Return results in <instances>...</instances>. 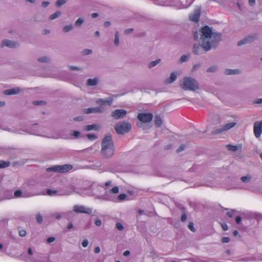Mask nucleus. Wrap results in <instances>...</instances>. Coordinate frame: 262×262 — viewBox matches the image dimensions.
<instances>
[{
  "mask_svg": "<svg viewBox=\"0 0 262 262\" xmlns=\"http://www.w3.org/2000/svg\"><path fill=\"white\" fill-rule=\"evenodd\" d=\"M37 61L41 63H50L51 62L50 58L48 56H42L37 59Z\"/></svg>",
  "mask_w": 262,
  "mask_h": 262,
  "instance_id": "393cba45",
  "label": "nucleus"
},
{
  "mask_svg": "<svg viewBox=\"0 0 262 262\" xmlns=\"http://www.w3.org/2000/svg\"><path fill=\"white\" fill-rule=\"evenodd\" d=\"M249 4L250 6H254L255 5L256 1L255 0H249L248 1Z\"/></svg>",
  "mask_w": 262,
  "mask_h": 262,
  "instance_id": "69168bd1",
  "label": "nucleus"
},
{
  "mask_svg": "<svg viewBox=\"0 0 262 262\" xmlns=\"http://www.w3.org/2000/svg\"><path fill=\"white\" fill-rule=\"evenodd\" d=\"M23 192L20 189H17L14 191V196L15 198H19L22 196Z\"/></svg>",
  "mask_w": 262,
  "mask_h": 262,
  "instance_id": "4c0bfd02",
  "label": "nucleus"
},
{
  "mask_svg": "<svg viewBox=\"0 0 262 262\" xmlns=\"http://www.w3.org/2000/svg\"><path fill=\"white\" fill-rule=\"evenodd\" d=\"M185 148V146L184 145H181L180 147L177 149L176 152L177 153H179L182 151Z\"/></svg>",
  "mask_w": 262,
  "mask_h": 262,
  "instance_id": "8fccbe9b",
  "label": "nucleus"
},
{
  "mask_svg": "<svg viewBox=\"0 0 262 262\" xmlns=\"http://www.w3.org/2000/svg\"><path fill=\"white\" fill-rule=\"evenodd\" d=\"M50 4V2L48 1H43L41 3V7L45 8H47Z\"/></svg>",
  "mask_w": 262,
  "mask_h": 262,
  "instance_id": "603ef678",
  "label": "nucleus"
},
{
  "mask_svg": "<svg viewBox=\"0 0 262 262\" xmlns=\"http://www.w3.org/2000/svg\"><path fill=\"white\" fill-rule=\"evenodd\" d=\"M19 235L21 237H24L26 235L27 232L25 230L20 229L18 231Z\"/></svg>",
  "mask_w": 262,
  "mask_h": 262,
  "instance_id": "49530a36",
  "label": "nucleus"
},
{
  "mask_svg": "<svg viewBox=\"0 0 262 262\" xmlns=\"http://www.w3.org/2000/svg\"><path fill=\"white\" fill-rule=\"evenodd\" d=\"M114 43L116 47L119 45V33L118 31L115 32Z\"/></svg>",
  "mask_w": 262,
  "mask_h": 262,
  "instance_id": "cd10ccee",
  "label": "nucleus"
},
{
  "mask_svg": "<svg viewBox=\"0 0 262 262\" xmlns=\"http://www.w3.org/2000/svg\"><path fill=\"white\" fill-rule=\"evenodd\" d=\"M119 188L118 186H114L110 190V192L112 193H117L119 192Z\"/></svg>",
  "mask_w": 262,
  "mask_h": 262,
  "instance_id": "a19ab883",
  "label": "nucleus"
},
{
  "mask_svg": "<svg viewBox=\"0 0 262 262\" xmlns=\"http://www.w3.org/2000/svg\"><path fill=\"white\" fill-rule=\"evenodd\" d=\"M189 57V55H183L181 58H180L178 63H182L184 62L187 61Z\"/></svg>",
  "mask_w": 262,
  "mask_h": 262,
  "instance_id": "7c9ffc66",
  "label": "nucleus"
},
{
  "mask_svg": "<svg viewBox=\"0 0 262 262\" xmlns=\"http://www.w3.org/2000/svg\"><path fill=\"white\" fill-rule=\"evenodd\" d=\"M20 92V89L19 88L16 87L13 89L6 90L3 92V94L5 95H12L18 94Z\"/></svg>",
  "mask_w": 262,
  "mask_h": 262,
  "instance_id": "f3484780",
  "label": "nucleus"
},
{
  "mask_svg": "<svg viewBox=\"0 0 262 262\" xmlns=\"http://www.w3.org/2000/svg\"><path fill=\"white\" fill-rule=\"evenodd\" d=\"M88 244H89V241L87 239H84L82 242V246L84 247V248H85L88 246Z\"/></svg>",
  "mask_w": 262,
  "mask_h": 262,
  "instance_id": "5fc2aeb1",
  "label": "nucleus"
},
{
  "mask_svg": "<svg viewBox=\"0 0 262 262\" xmlns=\"http://www.w3.org/2000/svg\"><path fill=\"white\" fill-rule=\"evenodd\" d=\"M73 228H74V225L72 223H70L67 226V229L69 230H71Z\"/></svg>",
  "mask_w": 262,
  "mask_h": 262,
  "instance_id": "774afa93",
  "label": "nucleus"
},
{
  "mask_svg": "<svg viewBox=\"0 0 262 262\" xmlns=\"http://www.w3.org/2000/svg\"><path fill=\"white\" fill-rule=\"evenodd\" d=\"M98 129V125L96 124L86 125L85 128V129L86 131H90L91 130H97Z\"/></svg>",
  "mask_w": 262,
  "mask_h": 262,
  "instance_id": "a878e982",
  "label": "nucleus"
},
{
  "mask_svg": "<svg viewBox=\"0 0 262 262\" xmlns=\"http://www.w3.org/2000/svg\"><path fill=\"white\" fill-rule=\"evenodd\" d=\"M99 198L107 201H113V200L111 199V196H108L107 195H101Z\"/></svg>",
  "mask_w": 262,
  "mask_h": 262,
  "instance_id": "de8ad7c7",
  "label": "nucleus"
},
{
  "mask_svg": "<svg viewBox=\"0 0 262 262\" xmlns=\"http://www.w3.org/2000/svg\"><path fill=\"white\" fill-rule=\"evenodd\" d=\"M73 120L75 121H82L83 120V117L82 116H78L74 118Z\"/></svg>",
  "mask_w": 262,
  "mask_h": 262,
  "instance_id": "680f3d73",
  "label": "nucleus"
},
{
  "mask_svg": "<svg viewBox=\"0 0 262 262\" xmlns=\"http://www.w3.org/2000/svg\"><path fill=\"white\" fill-rule=\"evenodd\" d=\"M127 114V111L122 109H118L112 113V116L116 119L123 118Z\"/></svg>",
  "mask_w": 262,
  "mask_h": 262,
  "instance_id": "4468645a",
  "label": "nucleus"
},
{
  "mask_svg": "<svg viewBox=\"0 0 262 262\" xmlns=\"http://www.w3.org/2000/svg\"><path fill=\"white\" fill-rule=\"evenodd\" d=\"M188 228L190 230H191L193 232H194L196 231L195 228L194 227V224L192 222L189 223L188 225Z\"/></svg>",
  "mask_w": 262,
  "mask_h": 262,
  "instance_id": "79ce46f5",
  "label": "nucleus"
},
{
  "mask_svg": "<svg viewBox=\"0 0 262 262\" xmlns=\"http://www.w3.org/2000/svg\"><path fill=\"white\" fill-rule=\"evenodd\" d=\"M138 119L142 122H150L153 118V115L150 113H139L137 116Z\"/></svg>",
  "mask_w": 262,
  "mask_h": 262,
  "instance_id": "9d476101",
  "label": "nucleus"
},
{
  "mask_svg": "<svg viewBox=\"0 0 262 262\" xmlns=\"http://www.w3.org/2000/svg\"><path fill=\"white\" fill-rule=\"evenodd\" d=\"M212 121L213 124L214 125H217L221 122V119L220 117V116L217 114H214L212 115Z\"/></svg>",
  "mask_w": 262,
  "mask_h": 262,
  "instance_id": "b1692460",
  "label": "nucleus"
},
{
  "mask_svg": "<svg viewBox=\"0 0 262 262\" xmlns=\"http://www.w3.org/2000/svg\"><path fill=\"white\" fill-rule=\"evenodd\" d=\"M84 20L81 18H79L76 20V21L75 23V26L76 27L79 28L81 27L82 24L83 23Z\"/></svg>",
  "mask_w": 262,
  "mask_h": 262,
  "instance_id": "72a5a7b5",
  "label": "nucleus"
},
{
  "mask_svg": "<svg viewBox=\"0 0 262 262\" xmlns=\"http://www.w3.org/2000/svg\"><path fill=\"white\" fill-rule=\"evenodd\" d=\"M200 66H201V64L200 63H197V64H194L193 66L192 71H196L197 70L199 69V68L200 67Z\"/></svg>",
  "mask_w": 262,
  "mask_h": 262,
  "instance_id": "052dcab7",
  "label": "nucleus"
},
{
  "mask_svg": "<svg viewBox=\"0 0 262 262\" xmlns=\"http://www.w3.org/2000/svg\"><path fill=\"white\" fill-rule=\"evenodd\" d=\"M134 31V29L133 28H129V29H125L124 30V34H126V35H128L129 34H130V33H132L133 31Z\"/></svg>",
  "mask_w": 262,
  "mask_h": 262,
  "instance_id": "864d4df0",
  "label": "nucleus"
},
{
  "mask_svg": "<svg viewBox=\"0 0 262 262\" xmlns=\"http://www.w3.org/2000/svg\"><path fill=\"white\" fill-rule=\"evenodd\" d=\"M73 165L71 164H64L62 165H55L46 169L47 172L56 173H66L73 168Z\"/></svg>",
  "mask_w": 262,
  "mask_h": 262,
  "instance_id": "0eeeda50",
  "label": "nucleus"
},
{
  "mask_svg": "<svg viewBox=\"0 0 262 262\" xmlns=\"http://www.w3.org/2000/svg\"><path fill=\"white\" fill-rule=\"evenodd\" d=\"M254 104H261L262 103V98H257L253 101Z\"/></svg>",
  "mask_w": 262,
  "mask_h": 262,
  "instance_id": "13d9d810",
  "label": "nucleus"
},
{
  "mask_svg": "<svg viewBox=\"0 0 262 262\" xmlns=\"http://www.w3.org/2000/svg\"><path fill=\"white\" fill-rule=\"evenodd\" d=\"M240 73V70H232L230 69V75H237Z\"/></svg>",
  "mask_w": 262,
  "mask_h": 262,
  "instance_id": "09e8293b",
  "label": "nucleus"
},
{
  "mask_svg": "<svg viewBox=\"0 0 262 262\" xmlns=\"http://www.w3.org/2000/svg\"><path fill=\"white\" fill-rule=\"evenodd\" d=\"M221 226L223 230L226 231L228 230V226L226 224L222 223L221 224Z\"/></svg>",
  "mask_w": 262,
  "mask_h": 262,
  "instance_id": "338daca9",
  "label": "nucleus"
},
{
  "mask_svg": "<svg viewBox=\"0 0 262 262\" xmlns=\"http://www.w3.org/2000/svg\"><path fill=\"white\" fill-rule=\"evenodd\" d=\"M161 60L160 58L157 59L154 61H151L149 62L147 64V67L148 69H151L155 67H156L158 64H159L161 62Z\"/></svg>",
  "mask_w": 262,
  "mask_h": 262,
  "instance_id": "412c9836",
  "label": "nucleus"
},
{
  "mask_svg": "<svg viewBox=\"0 0 262 262\" xmlns=\"http://www.w3.org/2000/svg\"><path fill=\"white\" fill-rule=\"evenodd\" d=\"M47 194L50 196H53L55 194L58 195H68L67 193L60 192L56 190H51L50 189H47Z\"/></svg>",
  "mask_w": 262,
  "mask_h": 262,
  "instance_id": "a211bd4d",
  "label": "nucleus"
},
{
  "mask_svg": "<svg viewBox=\"0 0 262 262\" xmlns=\"http://www.w3.org/2000/svg\"><path fill=\"white\" fill-rule=\"evenodd\" d=\"M257 38H258L257 34H250V35H248V36L245 37L243 39L239 40L237 43V45L238 46H241L243 45L253 42Z\"/></svg>",
  "mask_w": 262,
  "mask_h": 262,
  "instance_id": "1a4fd4ad",
  "label": "nucleus"
},
{
  "mask_svg": "<svg viewBox=\"0 0 262 262\" xmlns=\"http://www.w3.org/2000/svg\"><path fill=\"white\" fill-rule=\"evenodd\" d=\"M36 222L38 224H40L42 223L43 219H42V215L40 213H38L37 214H36Z\"/></svg>",
  "mask_w": 262,
  "mask_h": 262,
  "instance_id": "f704fd0d",
  "label": "nucleus"
},
{
  "mask_svg": "<svg viewBox=\"0 0 262 262\" xmlns=\"http://www.w3.org/2000/svg\"><path fill=\"white\" fill-rule=\"evenodd\" d=\"M101 221L100 219H97L95 221V224L97 226H100L101 225Z\"/></svg>",
  "mask_w": 262,
  "mask_h": 262,
  "instance_id": "4d7b16f0",
  "label": "nucleus"
},
{
  "mask_svg": "<svg viewBox=\"0 0 262 262\" xmlns=\"http://www.w3.org/2000/svg\"><path fill=\"white\" fill-rule=\"evenodd\" d=\"M162 120L158 115H156L155 120V124L157 127H160L162 124Z\"/></svg>",
  "mask_w": 262,
  "mask_h": 262,
  "instance_id": "5701e85b",
  "label": "nucleus"
},
{
  "mask_svg": "<svg viewBox=\"0 0 262 262\" xmlns=\"http://www.w3.org/2000/svg\"><path fill=\"white\" fill-rule=\"evenodd\" d=\"M200 40L205 42H209L212 47L216 48L221 40V34L213 32L212 28L205 26L200 30Z\"/></svg>",
  "mask_w": 262,
  "mask_h": 262,
  "instance_id": "f257e3e1",
  "label": "nucleus"
},
{
  "mask_svg": "<svg viewBox=\"0 0 262 262\" xmlns=\"http://www.w3.org/2000/svg\"><path fill=\"white\" fill-rule=\"evenodd\" d=\"M177 78V75L175 74L174 72H172L170 74V77L168 78H167L165 80V82L167 84H170L174 82Z\"/></svg>",
  "mask_w": 262,
  "mask_h": 262,
  "instance_id": "aec40b11",
  "label": "nucleus"
},
{
  "mask_svg": "<svg viewBox=\"0 0 262 262\" xmlns=\"http://www.w3.org/2000/svg\"><path fill=\"white\" fill-rule=\"evenodd\" d=\"M103 109L101 107H90L83 110V113L86 114L94 113L97 114L102 113Z\"/></svg>",
  "mask_w": 262,
  "mask_h": 262,
  "instance_id": "2eb2a0df",
  "label": "nucleus"
},
{
  "mask_svg": "<svg viewBox=\"0 0 262 262\" xmlns=\"http://www.w3.org/2000/svg\"><path fill=\"white\" fill-rule=\"evenodd\" d=\"M235 221L237 224L239 225L242 221V218L240 216H237L235 218Z\"/></svg>",
  "mask_w": 262,
  "mask_h": 262,
  "instance_id": "bf43d9fd",
  "label": "nucleus"
},
{
  "mask_svg": "<svg viewBox=\"0 0 262 262\" xmlns=\"http://www.w3.org/2000/svg\"><path fill=\"white\" fill-rule=\"evenodd\" d=\"M98 82L99 80L97 77L93 79L89 78L86 81V85L88 86H94L97 85L98 84Z\"/></svg>",
  "mask_w": 262,
  "mask_h": 262,
  "instance_id": "6ab92c4d",
  "label": "nucleus"
},
{
  "mask_svg": "<svg viewBox=\"0 0 262 262\" xmlns=\"http://www.w3.org/2000/svg\"><path fill=\"white\" fill-rule=\"evenodd\" d=\"M187 216L185 213H183L181 215V220L182 222H185L186 220Z\"/></svg>",
  "mask_w": 262,
  "mask_h": 262,
  "instance_id": "0e129e2a",
  "label": "nucleus"
},
{
  "mask_svg": "<svg viewBox=\"0 0 262 262\" xmlns=\"http://www.w3.org/2000/svg\"><path fill=\"white\" fill-rule=\"evenodd\" d=\"M18 46L19 43L17 42L9 39H4L0 43L1 48L7 47L10 48H16L18 47Z\"/></svg>",
  "mask_w": 262,
  "mask_h": 262,
  "instance_id": "f8f14e48",
  "label": "nucleus"
},
{
  "mask_svg": "<svg viewBox=\"0 0 262 262\" xmlns=\"http://www.w3.org/2000/svg\"><path fill=\"white\" fill-rule=\"evenodd\" d=\"M32 103L34 105H45L46 104V102L44 101L36 100L33 101Z\"/></svg>",
  "mask_w": 262,
  "mask_h": 262,
  "instance_id": "c9c22d12",
  "label": "nucleus"
},
{
  "mask_svg": "<svg viewBox=\"0 0 262 262\" xmlns=\"http://www.w3.org/2000/svg\"><path fill=\"white\" fill-rule=\"evenodd\" d=\"M99 102H102V104H107L108 105L110 106V105H112V104L113 102V99L112 98H109L105 100H103L102 99H99L97 101V102L99 103Z\"/></svg>",
  "mask_w": 262,
  "mask_h": 262,
  "instance_id": "4be33fe9",
  "label": "nucleus"
},
{
  "mask_svg": "<svg viewBox=\"0 0 262 262\" xmlns=\"http://www.w3.org/2000/svg\"><path fill=\"white\" fill-rule=\"evenodd\" d=\"M55 240V238L54 237H50L47 239V243L50 244L53 242Z\"/></svg>",
  "mask_w": 262,
  "mask_h": 262,
  "instance_id": "e2e57ef3",
  "label": "nucleus"
},
{
  "mask_svg": "<svg viewBox=\"0 0 262 262\" xmlns=\"http://www.w3.org/2000/svg\"><path fill=\"white\" fill-rule=\"evenodd\" d=\"M80 133L79 131L74 130L73 132L72 135L76 138H78L80 136Z\"/></svg>",
  "mask_w": 262,
  "mask_h": 262,
  "instance_id": "3c124183",
  "label": "nucleus"
},
{
  "mask_svg": "<svg viewBox=\"0 0 262 262\" xmlns=\"http://www.w3.org/2000/svg\"><path fill=\"white\" fill-rule=\"evenodd\" d=\"M116 227L119 231H122L124 229V227L123 225L119 222L116 223Z\"/></svg>",
  "mask_w": 262,
  "mask_h": 262,
  "instance_id": "c03bdc74",
  "label": "nucleus"
},
{
  "mask_svg": "<svg viewBox=\"0 0 262 262\" xmlns=\"http://www.w3.org/2000/svg\"><path fill=\"white\" fill-rule=\"evenodd\" d=\"M10 165L9 161H4L0 160V168H4L9 167Z\"/></svg>",
  "mask_w": 262,
  "mask_h": 262,
  "instance_id": "c85d7f7f",
  "label": "nucleus"
},
{
  "mask_svg": "<svg viewBox=\"0 0 262 262\" xmlns=\"http://www.w3.org/2000/svg\"><path fill=\"white\" fill-rule=\"evenodd\" d=\"M217 69V67L216 66H212L208 68L206 71L208 73H215Z\"/></svg>",
  "mask_w": 262,
  "mask_h": 262,
  "instance_id": "473e14b6",
  "label": "nucleus"
},
{
  "mask_svg": "<svg viewBox=\"0 0 262 262\" xmlns=\"http://www.w3.org/2000/svg\"><path fill=\"white\" fill-rule=\"evenodd\" d=\"M86 136L89 140H94L97 138L96 135L94 134H89Z\"/></svg>",
  "mask_w": 262,
  "mask_h": 262,
  "instance_id": "ea45409f",
  "label": "nucleus"
},
{
  "mask_svg": "<svg viewBox=\"0 0 262 262\" xmlns=\"http://www.w3.org/2000/svg\"><path fill=\"white\" fill-rule=\"evenodd\" d=\"M69 68L70 70L72 71H78V70H82V68H80L78 67L73 66H69Z\"/></svg>",
  "mask_w": 262,
  "mask_h": 262,
  "instance_id": "37998d69",
  "label": "nucleus"
},
{
  "mask_svg": "<svg viewBox=\"0 0 262 262\" xmlns=\"http://www.w3.org/2000/svg\"><path fill=\"white\" fill-rule=\"evenodd\" d=\"M230 155L234 153L233 156L235 158L241 159L242 158L243 144H238L236 145L230 144Z\"/></svg>",
  "mask_w": 262,
  "mask_h": 262,
  "instance_id": "6e6552de",
  "label": "nucleus"
},
{
  "mask_svg": "<svg viewBox=\"0 0 262 262\" xmlns=\"http://www.w3.org/2000/svg\"><path fill=\"white\" fill-rule=\"evenodd\" d=\"M127 196L126 194L121 193L118 195L117 200H118L120 201H122L125 200L126 199V198H127Z\"/></svg>",
  "mask_w": 262,
  "mask_h": 262,
  "instance_id": "58836bf2",
  "label": "nucleus"
},
{
  "mask_svg": "<svg viewBox=\"0 0 262 262\" xmlns=\"http://www.w3.org/2000/svg\"><path fill=\"white\" fill-rule=\"evenodd\" d=\"M61 12L58 11L54 13L53 14H51L49 17V19L50 20H53L55 18L59 17L61 15Z\"/></svg>",
  "mask_w": 262,
  "mask_h": 262,
  "instance_id": "c756f323",
  "label": "nucleus"
},
{
  "mask_svg": "<svg viewBox=\"0 0 262 262\" xmlns=\"http://www.w3.org/2000/svg\"><path fill=\"white\" fill-rule=\"evenodd\" d=\"M212 48H214L209 42H204L200 40L198 44L193 45L192 52L194 54L200 55L205 53Z\"/></svg>",
  "mask_w": 262,
  "mask_h": 262,
  "instance_id": "20e7f679",
  "label": "nucleus"
},
{
  "mask_svg": "<svg viewBox=\"0 0 262 262\" xmlns=\"http://www.w3.org/2000/svg\"><path fill=\"white\" fill-rule=\"evenodd\" d=\"M73 211L78 213L90 214L92 212V209L82 205H75L73 207Z\"/></svg>",
  "mask_w": 262,
  "mask_h": 262,
  "instance_id": "9b49d317",
  "label": "nucleus"
},
{
  "mask_svg": "<svg viewBox=\"0 0 262 262\" xmlns=\"http://www.w3.org/2000/svg\"><path fill=\"white\" fill-rule=\"evenodd\" d=\"M92 53V50L91 49H85L82 51V54L84 55H90Z\"/></svg>",
  "mask_w": 262,
  "mask_h": 262,
  "instance_id": "a18cd8bd",
  "label": "nucleus"
},
{
  "mask_svg": "<svg viewBox=\"0 0 262 262\" xmlns=\"http://www.w3.org/2000/svg\"><path fill=\"white\" fill-rule=\"evenodd\" d=\"M201 15L200 8L195 10L194 13L189 15V19L193 22L197 23L199 20L200 16Z\"/></svg>",
  "mask_w": 262,
  "mask_h": 262,
  "instance_id": "dca6fc26",
  "label": "nucleus"
},
{
  "mask_svg": "<svg viewBox=\"0 0 262 262\" xmlns=\"http://www.w3.org/2000/svg\"><path fill=\"white\" fill-rule=\"evenodd\" d=\"M67 0H57L56 2V5L58 7H60L65 4Z\"/></svg>",
  "mask_w": 262,
  "mask_h": 262,
  "instance_id": "e433bc0d",
  "label": "nucleus"
},
{
  "mask_svg": "<svg viewBox=\"0 0 262 262\" xmlns=\"http://www.w3.org/2000/svg\"><path fill=\"white\" fill-rule=\"evenodd\" d=\"M115 148L110 134H105L101 142V155L104 159H110L114 155Z\"/></svg>",
  "mask_w": 262,
  "mask_h": 262,
  "instance_id": "f03ea898",
  "label": "nucleus"
},
{
  "mask_svg": "<svg viewBox=\"0 0 262 262\" xmlns=\"http://www.w3.org/2000/svg\"><path fill=\"white\" fill-rule=\"evenodd\" d=\"M180 86L184 91L194 92L199 88V84L195 79L190 77H184Z\"/></svg>",
  "mask_w": 262,
  "mask_h": 262,
  "instance_id": "7ed1b4c3",
  "label": "nucleus"
},
{
  "mask_svg": "<svg viewBox=\"0 0 262 262\" xmlns=\"http://www.w3.org/2000/svg\"><path fill=\"white\" fill-rule=\"evenodd\" d=\"M73 25L70 24L69 25L65 26L62 29V31L64 33H67V32L71 31L72 30H73Z\"/></svg>",
  "mask_w": 262,
  "mask_h": 262,
  "instance_id": "2f4dec72",
  "label": "nucleus"
},
{
  "mask_svg": "<svg viewBox=\"0 0 262 262\" xmlns=\"http://www.w3.org/2000/svg\"><path fill=\"white\" fill-rule=\"evenodd\" d=\"M229 130V122L213 127L210 134L213 136L219 135L221 138H224L225 136H227V133Z\"/></svg>",
  "mask_w": 262,
  "mask_h": 262,
  "instance_id": "39448f33",
  "label": "nucleus"
},
{
  "mask_svg": "<svg viewBox=\"0 0 262 262\" xmlns=\"http://www.w3.org/2000/svg\"><path fill=\"white\" fill-rule=\"evenodd\" d=\"M222 242L223 243H228L229 242V237H223L222 238Z\"/></svg>",
  "mask_w": 262,
  "mask_h": 262,
  "instance_id": "6e6d98bb",
  "label": "nucleus"
},
{
  "mask_svg": "<svg viewBox=\"0 0 262 262\" xmlns=\"http://www.w3.org/2000/svg\"><path fill=\"white\" fill-rule=\"evenodd\" d=\"M131 128L130 123L125 121L118 123L115 126V129L118 135H123L128 133Z\"/></svg>",
  "mask_w": 262,
  "mask_h": 262,
  "instance_id": "423d86ee",
  "label": "nucleus"
},
{
  "mask_svg": "<svg viewBox=\"0 0 262 262\" xmlns=\"http://www.w3.org/2000/svg\"><path fill=\"white\" fill-rule=\"evenodd\" d=\"M254 133L255 136L258 138L262 133V121H256L254 124Z\"/></svg>",
  "mask_w": 262,
  "mask_h": 262,
  "instance_id": "ddd939ff",
  "label": "nucleus"
},
{
  "mask_svg": "<svg viewBox=\"0 0 262 262\" xmlns=\"http://www.w3.org/2000/svg\"><path fill=\"white\" fill-rule=\"evenodd\" d=\"M252 179V176L250 175H247L246 176H243L241 178V181L242 182L244 183H249Z\"/></svg>",
  "mask_w": 262,
  "mask_h": 262,
  "instance_id": "bb28decb",
  "label": "nucleus"
}]
</instances>
